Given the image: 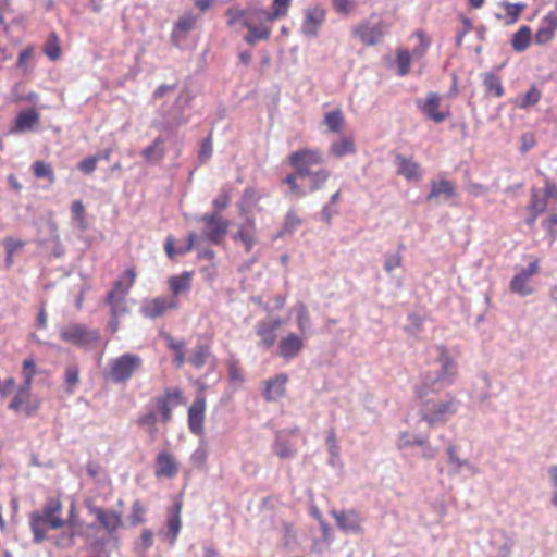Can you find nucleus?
Masks as SVG:
<instances>
[{
	"label": "nucleus",
	"instance_id": "f257e3e1",
	"mask_svg": "<svg viewBox=\"0 0 557 557\" xmlns=\"http://www.w3.org/2000/svg\"><path fill=\"white\" fill-rule=\"evenodd\" d=\"M437 362L440 369L434 372H426L421 376V381L416 384L414 392L422 401L420 417L429 426L444 424L458 410V400L448 395L446 399H428L430 395L437 394L447 386L451 385L457 373L455 361L446 354L444 347H440Z\"/></svg>",
	"mask_w": 557,
	"mask_h": 557
},
{
	"label": "nucleus",
	"instance_id": "f03ea898",
	"mask_svg": "<svg viewBox=\"0 0 557 557\" xmlns=\"http://www.w3.org/2000/svg\"><path fill=\"white\" fill-rule=\"evenodd\" d=\"M60 511V500L50 497L46 500L40 511H34L32 513L29 525L34 534V543L39 544L45 541L47 527L58 530L65 525L64 519L57 516Z\"/></svg>",
	"mask_w": 557,
	"mask_h": 557
},
{
	"label": "nucleus",
	"instance_id": "7ed1b4c3",
	"mask_svg": "<svg viewBox=\"0 0 557 557\" xmlns=\"http://www.w3.org/2000/svg\"><path fill=\"white\" fill-rule=\"evenodd\" d=\"M190 101L191 96L188 91L181 92L166 112H160L161 117L154 122L156 127L162 132L175 134L182 125L189 121L185 111Z\"/></svg>",
	"mask_w": 557,
	"mask_h": 557
},
{
	"label": "nucleus",
	"instance_id": "20e7f679",
	"mask_svg": "<svg viewBox=\"0 0 557 557\" xmlns=\"http://www.w3.org/2000/svg\"><path fill=\"white\" fill-rule=\"evenodd\" d=\"M60 337L65 343L89 350L99 343L100 333L97 329H89L85 324L71 323L60 331Z\"/></svg>",
	"mask_w": 557,
	"mask_h": 557
},
{
	"label": "nucleus",
	"instance_id": "39448f33",
	"mask_svg": "<svg viewBox=\"0 0 557 557\" xmlns=\"http://www.w3.org/2000/svg\"><path fill=\"white\" fill-rule=\"evenodd\" d=\"M387 29L388 25L380 16L372 14L352 29V36L367 46H374L382 41Z\"/></svg>",
	"mask_w": 557,
	"mask_h": 557
},
{
	"label": "nucleus",
	"instance_id": "423d86ee",
	"mask_svg": "<svg viewBox=\"0 0 557 557\" xmlns=\"http://www.w3.org/2000/svg\"><path fill=\"white\" fill-rule=\"evenodd\" d=\"M141 364L143 360L138 355L123 354L110 361L109 379L113 383H125L140 369Z\"/></svg>",
	"mask_w": 557,
	"mask_h": 557
},
{
	"label": "nucleus",
	"instance_id": "0eeeda50",
	"mask_svg": "<svg viewBox=\"0 0 557 557\" xmlns=\"http://www.w3.org/2000/svg\"><path fill=\"white\" fill-rule=\"evenodd\" d=\"M199 221L205 224L203 234L206 238L214 245H220L227 234L230 221L222 218L218 212L205 213Z\"/></svg>",
	"mask_w": 557,
	"mask_h": 557
},
{
	"label": "nucleus",
	"instance_id": "6e6552de",
	"mask_svg": "<svg viewBox=\"0 0 557 557\" xmlns=\"http://www.w3.org/2000/svg\"><path fill=\"white\" fill-rule=\"evenodd\" d=\"M331 516L335 519L336 525L345 533L362 534V517L357 509L332 510Z\"/></svg>",
	"mask_w": 557,
	"mask_h": 557
},
{
	"label": "nucleus",
	"instance_id": "1a4fd4ad",
	"mask_svg": "<svg viewBox=\"0 0 557 557\" xmlns=\"http://www.w3.org/2000/svg\"><path fill=\"white\" fill-rule=\"evenodd\" d=\"M430 187V193L425 197V201L430 203L440 205L448 202L458 196L456 185L446 178L432 181Z\"/></svg>",
	"mask_w": 557,
	"mask_h": 557
},
{
	"label": "nucleus",
	"instance_id": "9d476101",
	"mask_svg": "<svg viewBox=\"0 0 557 557\" xmlns=\"http://www.w3.org/2000/svg\"><path fill=\"white\" fill-rule=\"evenodd\" d=\"M205 413L206 397L203 394H197L188 408V428L194 435L201 436L203 434Z\"/></svg>",
	"mask_w": 557,
	"mask_h": 557
},
{
	"label": "nucleus",
	"instance_id": "9b49d317",
	"mask_svg": "<svg viewBox=\"0 0 557 557\" xmlns=\"http://www.w3.org/2000/svg\"><path fill=\"white\" fill-rule=\"evenodd\" d=\"M440 101V95L437 92L430 91L425 99H416V106L429 120L435 123H442L445 121L448 113L438 110Z\"/></svg>",
	"mask_w": 557,
	"mask_h": 557
},
{
	"label": "nucleus",
	"instance_id": "f8f14e48",
	"mask_svg": "<svg viewBox=\"0 0 557 557\" xmlns=\"http://www.w3.org/2000/svg\"><path fill=\"white\" fill-rule=\"evenodd\" d=\"M325 10L321 5L307 8L305 10V18L301 25V33L307 37H317L319 28L325 21Z\"/></svg>",
	"mask_w": 557,
	"mask_h": 557
},
{
	"label": "nucleus",
	"instance_id": "ddd939ff",
	"mask_svg": "<svg viewBox=\"0 0 557 557\" xmlns=\"http://www.w3.org/2000/svg\"><path fill=\"white\" fill-rule=\"evenodd\" d=\"M539 272V262L535 260L528 268L522 269L510 281V290L520 296H528L533 293V288L528 285L529 280Z\"/></svg>",
	"mask_w": 557,
	"mask_h": 557
},
{
	"label": "nucleus",
	"instance_id": "4468645a",
	"mask_svg": "<svg viewBox=\"0 0 557 557\" xmlns=\"http://www.w3.org/2000/svg\"><path fill=\"white\" fill-rule=\"evenodd\" d=\"M288 161L294 169L310 171L312 165L323 162V157L319 150L300 149L289 154Z\"/></svg>",
	"mask_w": 557,
	"mask_h": 557
},
{
	"label": "nucleus",
	"instance_id": "2eb2a0df",
	"mask_svg": "<svg viewBox=\"0 0 557 557\" xmlns=\"http://www.w3.org/2000/svg\"><path fill=\"white\" fill-rule=\"evenodd\" d=\"M177 308V302L174 299L166 297H156L145 300L140 307V313L149 319H157L165 313L168 309Z\"/></svg>",
	"mask_w": 557,
	"mask_h": 557
},
{
	"label": "nucleus",
	"instance_id": "dca6fc26",
	"mask_svg": "<svg viewBox=\"0 0 557 557\" xmlns=\"http://www.w3.org/2000/svg\"><path fill=\"white\" fill-rule=\"evenodd\" d=\"M287 381L288 375L286 373H281L267 380L262 391L264 400L268 403H273L285 396Z\"/></svg>",
	"mask_w": 557,
	"mask_h": 557
},
{
	"label": "nucleus",
	"instance_id": "f3484780",
	"mask_svg": "<svg viewBox=\"0 0 557 557\" xmlns=\"http://www.w3.org/2000/svg\"><path fill=\"white\" fill-rule=\"evenodd\" d=\"M305 348V343L295 333H289L287 336L282 337L277 346V355L284 360H292L296 358Z\"/></svg>",
	"mask_w": 557,
	"mask_h": 557
},
{
	"label": "nucleus",
	"instance_id": "a211bd4d",
	"mask_svg": "<svg viewBox=\"0 0 557 557\" xmlns=\"http://www.w3.org/2000/svg\"><path fill=\"white\" fill-rule=\"evenodd\" d=\"M181 511H182V503L175 502L169 509L166 517V528L168 531L164 533V540H166L170 545H173L176 542V539L180 534L182 528L181 521Z\"/></svg>",
	"mask_w": 557,
	"mask_h": 557
},
{
	"label": "nucleus",
	"instance_id": "6ab92c4d",
	"mask_svg": "<svg viewBox=\"0 0 557 557\" xmlns=\"http://www.w3.org/2000/svg\"><path fill=\"white\" fill-rule=\"evenodd\" d=\"M195 22L196 17L191 13H185L177 18L171 33V41L175 47H181V42L194 29Z\"/></svg>",
	"mask_w": 557,
	"mask_h": 557
},
{
	"label": "nucleus",
	"instance_id": "aec40b11",
	"mask_svg": "<svg viewBox=\"0 0 557 557\" xmlns=\"http://www.w3.org/2000/svg\"><path fill=\"white\" fill-rule=\"evenodd\" d=\"M557 29V13L549 12L541 21V24L534 35V42L544 45L550 41Z\"/></svg>",
	"mask_w": 557,
	"mask_h": 557
},
{
	"label": "nucleus",
	"instance_id": "412c9836",
	"mask_svg": "<svg viewBox=\"0 0 557 557\" xmlns=\"http://www.w3.org/2000/svg\"><path fill=\"white\" fill-rule=\"evenodd\" d=\"M292 4V0H273L272 2V11H268L267 9H253L256 14V18L258 21H274L285 16L288 12V9Z\"/></svg>",
	"mask_w": 557,
	"mask_h": 557
},
{
	"label": "nucleus",
	"instance_id": "4be33fe9",
	"mask_svg": "<svg viewBox=\"0 0 557 557\" xmlns=\"http://www.w3.org/2000/svg\"><path fill=\"white\" fill-rule=\"evenodd\" d=\"M178 471L177 462L175 461L172 454L168 451H161L156 458V475L173 478Z\"/></svg>",
	"mask_w": 557,
	"mask_h": 557
},
{
	"label": "nucleus",
	"instance_id": "5701e85b",
	"mask_svg": "<svg viewBox=\"0 0 557 557\" xmlns=\"http://www.w3.org/2000/svg\"><path fill=\"white\" fill-rule=\"evenodd\" d=\"M282 324L280 318L274 319L273 321L262 320L257 323L256 333L261 336V344L265 348H270L275 343L274 331L278 329Z\"/></svg>",
	"mask_w": 557,
	"mask_h": 557
},
{
	"label": "nucleus",
	"instance_id": "b1692460",
	"mask_svg": "<svg viewBox=\"0 0 557 557\" xmlns=\"http://www.w3.org/2000/svg\"><path fill=\"white\" fill-rule=\"evenodd\" d=\"M129 292V285L124 284L122 280L114 282L111 290L108 292L106 302L112 308L115 314L119 311V306H125L124 300Z\"/></svg>",
	"mask_w": 557,
	"mask_h": 557
},
{
	"label": "nucleus",
	"instance_id": "393cba45",
	"mask_svg": "<svg viewBox=\"0 0 557 557\" xmlns=\"http://www.w3.org/2000/svg\"><path fill=\"white\" fill-rule=\"evenodd\" d=\"M243 27L248 30L244 39L249 45H256L259 40H268L270 38V27L262 24L255 25L252 18H245L243 21Z\"/></svg>",
	"mask_w": 557,
	"mask_h": 557
},
{
	"label": "nucleus",
	"instance_id": "a878e982",
	"mask_svg": "<svg viewBox=\"0 0 557 557\" xmlns=\"http://www.w3.org/2000/svg\"><path fill=\"white\" fill-rule=\"evenodd\" d=\"M330 177L331 171L325 168L307 171L305 174V180L308 181V185L305 188L308 194L315 193L323 188L324 184Z\"/></svg>",
	"mask_w": 557,
	"mask_h": 557
},
{
	"label": "nucleus",
	"instance_id": "bb28decb",
	"mask_svg": "<svg viewBox=\"0 0 557 557\" xmlns=\"http://www.w3.org/2000/svg\"><path fill=\"white\" fill-rule=\"evenodd\" d=\"M256 224L255 220L251 216H246V225L240 226V228L233 235L234 242H242L245 245L246 252L251 251L256 238L253 235Z\"/></svg>",
	"mask_w": 557,
	"mask_h": 557
},
{
	"label": "nucleus",
	"instance_id": "cd10ccee",
	"mask_svg": "<svg viewBox=\"0 0 557 557\" xmlns=\"http://www.w3.org/2000/svg\"><path fill=\"white\" fill-rule=\"evenodd\" d=\"M272 451L281 459H292L297 455L294 443L277 433L272 444Z\"/></svg>",
	"mask_w": 557,
	"mask_h": 557
},
{
	"label": "nucleus",
	"instance_id": "c85d7f7f",
	"mask_svg": "<svg viewBox=\"0 0 557 557\" xmlns=\"http://www.w3.org/2000/svg\"><path fill=\"white\" fill-rule=\"evenodd\" d=\"M306 173L307 171L305 169H295L294 172L289 173L283 180V183L288 185L290 195H294L297 198H304L308 195L306 188L297 183V180H305Z\"/></svg>",
	"mask_w": 557,
	"mask_h": 557
},
{
	"label": "nucleus",
	"instance_id": "c756f323",
	"mask_svg": "<svg viewBox=\"0 0 557 557\" xmlns=\"http://www.w3.org/2000/svg\"><path fill=\"white\" fill-rule=\"evenodd\" d=\"M168 283L173 296L188 293L191 288V273L185 271L181 275H172Z\"/></svg>",
	"mask_w": 557,
	"mask_h": 557
},
{
	"label": "nucleus",
	"instance_id": "7c9ffc66",
	"mask_svg": "<svg viewBox=\"0 0 557 557\" xmlns=\"http://www.w3.org/2000/svg\"><path fill=\"white\" fill-rule=\"evenodd\" d=\"M395 162L397 164V173L399 175L404 176L408 181L419 178V164L417 162H413L401 154L396 156Z\"/></svg>",
	"mask_w": 557,
	"mask_h": 557
},
{
	"label": "nucleus",
	"instance_id": "2f4dec72",
	"mask_svg": "<svg viewBox=\"0 0 557 557\" xmlns=\"http://www.w3.org/2000/svg\"><path fill=\"white\" fill-rule=\"evenodd\" d=\"M141 154L149 163L161 161L164 157L163 138L157 137L151 145L143 150Z\"/></svg>",
	"mask_w": 557,
	"mask_h": 557
},
{
	"label": "nucleus",
	"instance_id": "473e14b6",
	"mask_svg": "<svg viewBox=\"0 0 557 557\" xmlns=\"http://www.w3.org/2000/svg\"><path fill=\"white\" fill-rule=\"evenodd\" d=\"M532 32L527 25H523L512 35L511 46L515 51L523 52L528 49L531 41Z\"/></svg>",
	"mask_w": 557,
	"mask_h": 557
},
{
	"label": "nucleus",
	"instance_id": "72a5a7b5",
	"mask_svg": "<svg viewBox=\"0 0 557 557\" xmlns=\"http://www.w3.org/2000/svg\"><path fill=\"white\" fill-rule=\"evenodd\" d=\"M98 522L108 534L112 535L122 525V518L121 515L114 510H106V512L99 517Z\"/></svg>",
	"mask_w": 557,
	"mask_h": 557
},
{
	"label": "nucleus",
	"instance_id": "f704fd0d",
	"mask_svg": "<svg viewBox=\"0 0 557 557\" xmlns=\"http://www.w3.org/2000/svg\"><path fill=\"white\" fill-rule=\"evenodd\" d=\"M324 125L331 133H341L344 127L345 119L341 109L326 112L323 120Z\"/></svg>",
	"mask_w": 557,
	"mask_h": 557
},
{
	"label": "nucleus",
	"instance_id": "c9c22d12",
	"mask_svg": "<svg viewBox=\"0 0 557 557\" xmlns=\"http://www.w3.org/2000/svg\"><path fill=\"white\" fill-rule=\"evenodd\" d=\"M39 121V113L35 109L21 111L15 120L18 129H30Z\"/></svg>",
	"mask_w": 557,
	"mask_h": 557
},
{
	"label": "nucleus",
	"instance_id": "e433bc0d",
	"mask_svg": "<svg viewBox=\"0 0 557 557\" xmlns=\"http://www.w3.org/2000/svg\"><path fill=\"white\" fill-rule=\"evenodd\" d=\"M47 230L49 234V238L45 239L42 243L51 240L53 243V247L51 253L54 258H61L64 255V248L61 243V238L58 232V226L55 222L49 221L47 223Z\"/></svg>",
	"mask_w": 557,
	"mask_h": 557
},
{
	"label": "nucleus",
	"instance_id": "4c0bfd02",
	"mask_svg": "<svg viewBox=\"0 0 557 557\" xmlns=\"http://www.w3.org/2000/svg\"><path fill=\"white\" fill-rule=\"evenodd\" d=\"M211 355L210 347L206 344H197L193 352L190 354L188 361L189 363L200 369L207 362L208 357Z\"/></svg>",
	"mask_w": 557,
	"mask_h": 557
},
{
	"label": "nucleus",
	"instance_id": "58836bf2",
	"mask_svg": "<svg viewBox=\"0 0 557 557\" xmlns=\"http://www.w3.org/2000/svg\"><path fill=\"white\" fill-rule=\"evenodd\" d=\"M257 202V191L252 187H247L242 194V197L237 203L239 215L244 216L248 214V211Z\"/></svg>",
	"mask_w": 557,
	"mask_h": 557
},
{
	"label": "nucleus",
	"instance_id": "ea45409f",
	"mask_svg": "<svg viewBox=\"0 0 557 557\" xmlns=\"http://www.w3.org/2000/svg\"><path fill=\"white\" fill-rule=\"evenodd\" d=\"M330 150L335 157L342 158L346 154L355 153L356 147L352 139L345 137L338 141L333 143Z\"/></svg>",
	"mask_w": 557,
	"mask_h": 557
},
{
	"label": "nucleus",
	"instance_id": "a19ab883",
	"mask_svg": "<svg viewBox=\"0 0 557 557\" xmlns=\"http://www.w3.org/2000/svg\"><path fill=\"white\" fill-rule=\"evenodd\" d=\"M82 531L70 529L54 536V545L61 549H67L75 545V537L81 535Z\"/></svg>",
	"mask_w": 557,
	"mask_h": 557
},
{
	"label": "nucleus",
	"instance_id": "79ce46f5",
	"mask_svg": "<svg viewBox=\"0 0 557 557\" xmlns=\"http://www.w3.org/2000/svg\"><path fill=\"white\" fill-rule=\"evenodd\" d=\"M300 224L301 219L293 210H289L285 216L282 228L277 232L276 237H282L286 234H294Z\"/></svg>",
	"mask_w": 557,
	"mask_h": 557
},
{
	"label": "nucleus",
	"instance_id": "37998d69",
	"mask_svg": "<svg viewBox=\"0 0 557 557\" xmlns=\"http://www.w3.org/2000/svg\"><path fill=\"white\" fill-rule=\"evenodd\" d=\"M541 96V90L535 85H532L522 97H519L517 99V106L520 109H527L531 106L536 104L540 101Z\"/></svg>",
	"mask_w": 557,
	"mask_h": 557
},
{
	"label": "nucleus",
	"instance_id": "c03bdc74",
	"mask_svg": "<svg viewBox=\"0 0 557 557\" xmlns=\"http://www.w3.org/2000/svg\"><path fill=\"white\" fill-rule=\"evenodd\" d=\"M547 209L546 198L540 196V190L536 188L531 189V199L529 205L527 206L528 212H534L536 214H542Z\"/></svg>",
	"mask_w": 557,
	"mask_h": 557
},
{
	"label": "nucleus",
	"instance_id": "a18cd8bd",
	"mask_svg": "<svg viewBox=\"0 0 557 557\" xmlns=\"http://www.w3.org/2000/svg\"><path fill=\"white\" fill-rule=\"evenodd\" d=\"M33 173L37 178H47L50 184L55 182L54 172L49 163L38 160L33 163Z\"/></svg>",
	"mask_w": 557,
	"mask_h": 557
},
{
	"label": "nucleus",
	"instance_id": "49530a36",
	"mask_svg": "<svg viewBox=\"0 0 557 557\" xmlns=\"http://www.w3.org/2000/svg\"><path fill=\"white\" fill-rule=\"evenodd\" d=\"M250 15L253 17V20H257L253 9L242 10V9H237V8H228L226 10V16L228 17V22H227L228 25H235L237 23H240L243 25V21L245 18H250Z\"/></svg>",
	"mask_w": 557,
	"mask_h": 557
},
{
	"label": "nucleus",
	"instance_id": "de8ad7c7",
	"mask_svg": "<svg viewBox=\"0 0 557 557\" xmlns=\"http://www.w3.org/2000/svg\"><path fill=\"white\" fill-rule=\"evenodd\" d=\"M297 327L301 334L311 331L312 323L307 306L304 302L299 304L297 311Z\"/></svg>",
	"mask_w": 557,
	"mask_h": 557
},
{
	"label": "nucleus",
	"instance_id": "09e8293b",
	"mask_svg": "<svg viewBox=\"0 0 557 557\" xmlns=\"http://www.w3.org/2000/svg\"><path fill=\"white\" fill-rule=\"evenodd\" d=\"M486 91L494 92L496 97H502L505 92L500 78L494 73H486L483 79Z\"/></svg>",
	"mask_w": 557,
	"mask_h": 557
},
{
	"label": "nucleus",
	"instance_id": "8fccbe9b",
	"mask_svg": "<svg viewBox=\"0 0 557 557\" xmlns=\"http://www.w3.org/2000/svg\"><path fill=\"white\" fill-rule=\"evenodd\" d=\"M152 545L153 533L149 529H144L139 540L135 543L134 548L137 554H145Z\"/></svg>",
	"mask_w": 557,
	"mask_h": 557
},
{
	"label": "nucleus",
	"instance_id": "3c124183",
	"mask_svg": "<svg viewBox=\"0 0 557 557\" xmlns=\"http://www.w3.org/2000/svg\"><path fill=\"white\" fill-rule=\"evenodd\" d=\"M502 5L506 9V23L507 24H512L515 23L519 15L521 14V12L525 9V4L524 3H510V2H503Z\"/></svg>",
	"mask_w": 557,
	"mask_h": 557
},
{
	"label": "nucleus",
	"instance_id": "603ef678",
	"mask_svg": "<svg viewBox=\"0 0 557 557\" xmlns=\"http://www.w3.org/2000/svg\"><path fill=\"white\" fill-rule=\"evenodd\" d=\"M231 202V191L228 188H222L219 193V195L212 200V206L214 208L213 212H220L224 211Z\"/></svg>",
	"mask_w": 557,
	"mask_h": 557
},
{
	"label": "nucleus",
	"instance_id": "864d4df0",
	"mask_svg": "<svg viewBox=\"0 0 557 557\" xmlns=\"http://www.w3.org/2000/svg\"><path fill=\"white\" fill-rule=\"evenodd\" d=\"M146 509L141 505L140 500L136 499L132 505V512L129 515V523L132 527H136L145 522Z\"/></svg>",
	"mask_w": 557,
	"mask_h": 557
},
{
	"label": "nucleus",
	"instance_id": "5fc2aeb1",
	"mask_svg": "<svg viewBox=\"0 0 557 557\" xmlns=\"http://www.w3.org/2000/svg\"><path fill=\"white\" fill-rule=\"evenodd\" d=\"M447 457L449 465L453 466L450 473L451 474H458L461 471V468H463L465 465H467V459H461L456 455L455 446L449 445L447 447Z\"/></svg>",
	"mask_w": 557,
	"mask_h": 557
},
{
	"label": "nucleus",
	"instance_id": "6e6d98bb",
	"mask_svg": "<svg viewBox=\"0 0 557 557\" xmlns=\"http://www.w3.org/2000/svg\"><path fill=\"white\" fill-rule=\"evenodd\" d=\"M65 383L67 384V392L73 393V387H75L79 382V369L76 364L66 366L65 371Z\"/></svg>",
	"mask_w": 557,
	"mask_h": 557
},
{
	"label": "nucleus",
	"instance_id": "4d7b16f0",
	"mask_svg": "<svg viewBox=\"0 0 557 557\" xmlns=\"http://www.w3.org/2000/svg\"><path fill=\"white\" fill-rule=\"evenodd\" d=\"M397 66H398V75L405 76L409 73L410 64H411V55L407 50H399L396 58Z\"/></svg>",
	"mask_w": 557,
	"mask_h": 557
},
{
	"label": "nucleus",
	"instance_id": "13d9d810",
	"mask_svg": "<svg viewBox=\"0 0 557 557\" xmlns=\"http://www.w3.org/2000/svg\"><path fill=\"white\" fill-rule=\"evenodd\" d=\"M282 545L288 550L293 549V545L296 543V534L293 529V524L284 521L282 525Z\"/></svg>",
	"mask_w": 557,
	"mask_h": 557
},
{
	"label": "nucleus",
	"instance_id": "bf43d9fd",
	"mask_svg": "<svg viewBox=\"0 0 557 557\" xmlns=\"http://www.w3.org/2000/svg\"><path fill=\"white\" fill-rule=\"evenodd\" d=\"M99 162V157L88 156L85 159L81 160L76 168L79 172H82L85 175H90L95 172L97 169V164Z\"/></svg>",
	"mask_w": 557,
	"mask_h": 557
},
{
	"label": "nucleus",
	"instance_id": "052dcab7",
	"mask_svg": "<svg viewBox=\"0 0 557 557\" xmlns=\"http://www.w3.org/2000/svg\"><path fill=\"white\" fill-rule=\"evenodd\" d=\"M153 403L156 408L161 414V422L168 423L172 420V407L170 403H166L165 399H160L158 397L153 398Z\"/></svg>",
	"mask_w": 557,
	"mask_h": 557
},
{
	"label": "nucleus",
	"instance_id": "680f3d73",
	"mask_svg": "<svg viewBox=\"0 0 557 557\" xmlns=\"http://www.w3.org/2000/svg\"><path fill=\"white\" fill-rule=\"evenodd\" d=\"M228 377L232 382L244 383L245 376L243 374L239 361L231 359L227 363Z\"/></svg>",
	"mask_w": 557,
	"mask_h": 557
},
{
	"label": "nucleus",
	"instance_id": "e2e57ef3",
	"mask_svg": "<svg viewBox=\"0 0 557 557\" xmlns=\"http://www.w3.org/2000/svg\"><path fill=\"white\" fill-rule=\"evenodd\" d=\"M71 212H72L73 218L76 221H78L81 228L85 230L86 228V222H85V218H84L85 207H84V203L82 202V200H75L72 202Z\"/></svg>",
	"mask_w": 557,
	"mask_h": 557
},
{
	"label": "nucleus",
	"instance_id": "0e129e2a",
	"mask_svg": "<svg viewBox=\"0 0 557 557\" xmlns=\"http://www.w3.org/2000/svg\"><path fill=\"white\" fill-rule=\"evenodd\" d=\"M513 547V541L505 535H502V541L497 546V552L495 556L488 557H510Z\"/></svg>",
	"mask_w": 557,
	"mask_h": 557
},
{
	"label": "nucleus",
	"instance_id": "69168bd1",
	"mask_svg": "<svg viewBox=\"0 0 557 557\" xmlns=\"http://www.w3.org/2000/svg\"><path fill=\"white\" fill-rule=\"evenodd\" d=\"M52 38H53V42H51V41L47 42V45L45 46L44 51H45L46 55L51 61H55L61 55V49H60V46L58 44V39H57L55 34H52Z\"/></svg>",
	"mask_w": 557,
	"mask_h": 557
},
{
	"label": "nucleus",
	"instance_id": "338daca9",
	"mask_svg": "<svg viewBox=\"0 0 557 557\" xmlns=\"http://www.w3.org/2000/svg\"><path fill=\"white\" fill-rule=\"evenodd\" d=\"M160 399H165L166 403L178 405L182 400V391L178 387L166 388L163 395L157 396Z\"/></svg>",
	"mask_w": 557,
	"mask_h": 557
},
{
	"label": "nucleus",
	"instance_id": "774afa93",
	"mask_svg": "<svg viewBox=\"0 0 557 557\" xmlns=\"http://www.w3.org/2000/svg\"><path fill=\"white\" fill-rule=\"evenodd\" d=\"M335 11L343 15H348L356 7L354 0H332Z\"/></svg>",
	"mask_w": 557,
	"mask_h": 557
}]
</instances>
